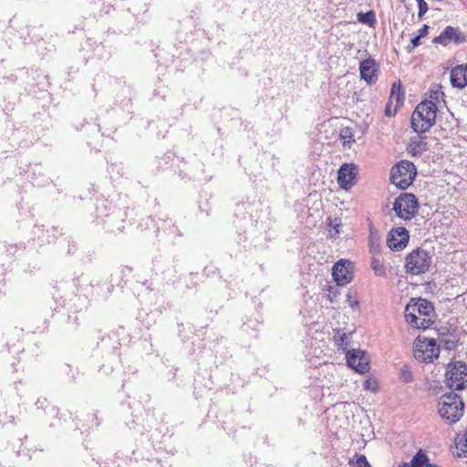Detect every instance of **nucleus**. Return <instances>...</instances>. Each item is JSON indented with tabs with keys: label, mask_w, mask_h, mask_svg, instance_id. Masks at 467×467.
<instances>
[{
	"label": "nucleus",
	"mask_w": 467,
	"mask_h": 467,
	"mask_svg": "<svg viewBox=\"0 0 467 467\" xmlns=\"http://www.w3.org/2000/svg\"><path fill=\"white\" fill-rule=\"evenodd\" d=\"M434 307L426 299L419 298L413 306L408 305L404 316L408 324L414 328L427 329L433 323Z\"/></svg>",
	"instance_id": "1"
},
{
	"label": "nucleus",
	"mask_w": 467,
	"mask_h": 467,
	"mask_svg": "<svg viewBox=\"0 0 467 467\" xmlns=\"http://www.w3.org/2000/svg\"><path fill=\"white\" fill-rule=\"evenodd\" d=\"M464 403L456 393H445L438 401V414L448 424L458 422L463 416Z\"/></svg>",
	"instance_id": "2"
},
{
	"label": "nucleus",
	"mask_w": 467,
	"mask_h": 467,
	"mask_svg": "<svg viewBox=\"0 0 467 467\" xmlns=\"http://www.w3.org/2000/svg\"><path fill=\"white\" fill-rule=\"evenodd\" d=\"M437 110V105L433 101H421L416 107L410 118L413 130L417 133L428 131L435 124Z\"/></svg>",
	"instance_id": "3"
},
{
	"label": "nucleus",
	"mask_w": 467,
	"mask_h": 467,
	"mask_svg": "<svg viewBox=\"0 0 467 467\" xmlns=\"http://www.w3.org/2000/svg\"><path fill=\"white\" fill-rule=\"evenodd\" d=\"M97 217L100 218L105 228L112 233H122L125 228L126 211L101 202L97 207Z\"/></svg>",
	"instance_id": "4"
},
{
	"label": "nucleus",
	"mask_w": 467,
	"mask_h": 467,
	"mask_svg": "<svg viewBox=\"0 0 467 467\" xmlns=\"http://www.w3.org/2000/svg\"><path fill=\"white\" fill-rule=\"evenodd\" d=\"M417 171L415 165L409 161H400L390 171V180L401 190L407 189L414 181Z\"/></svg>",
	"instance_id": "5"
},
{
	"label": "nucleus",
	"mask_w": 467,
	"mask_h": 467,
	"mask_svg": "<svg viewBox=\"0 0 467 467\" xmlns=\"http://www.w3.org/2000/svg\"><path fill=\"white\" fill-rule=\"evenodd\" d=\"M432 256L422 248L414 249L406 256V271L411 275L426 273L431 265Z\"/></svg>",
	"instance_id": "6"
},
{
	"label": "nucleus",
	"mask_w": 467,
	"mask_h": 467,
	"mask_svg": "<svg viewBox=\"0 0 467 467\" xmlns=\"http://www.w3.org/2000/svg\"><path fill=\"white\" fill-rule=\"evenodd\" d=\"M446 383L451 389L461 390L467 387V364L451 361L446 368Z\"/></svg>",
	"instance_id": "7"
},
{
	"label": "nucleus",
	"mask_w": 467,
	"mask_h": 467,
	"mask_svg": "<svg viewBox=\"0 0 467 467\" xmlns=\"http://www.w3.org/2000/svg\"><path fill=\"white\" fill-rule=\"evenodd\" d=\"M419 210V202L412 193H400L393 202V211L396 215L403 220L409 221L416 216Z\"/></svg>",
	"instance_id": "8"
},
{
	"label": "nucleus",
	"mask_w": 467,
	"mask_h": 467,
	"mask_svg": "<svg viewBox=\"0 0 467 467\" xmlns=\"http://www.w3.org/2000/svg\"><path fill=\"white\" fill-rule=\"evenodd\" d=\"M440 348L433 338L418 337L414 342V357L416 359L429 363L438 358Z\"/></svg>",
	"instance_id": "9"
},
{
	"label": "nucleus",
	"mask_w": 467,
	"mask_h": 467,
	"mask_svg": "<svg viewBox=\"0 0 467 467\" xmlns=\"http://www.w3.org/2000/svg\"><path fill=\"white\" fill-rule=\"evenodd\" d=\"M467 36L458 27L446 26L439 36L433 38L434 44L448 46L451 43L459 45L464 43Z\"/></svg>",
	"instance_id": "10"
},
{
	"label": "nucleus",
	"mask_w": 467,
	"mask_h": 467,
	"mask_svg": "<svg viewBox=\"0 0 467 467\" xmlns=\"http://www.w3.org/2000/svg\"><path fill=\"white\" fill-rule=\"evenodd\" d=\"M358 167L354 163H344L337 171V183L341 189L349 190L355 184Z\"/></svg>",
	"instance_id": "11"
},
{
	"label": "nucleus",
	"mask_w": 467,
	"mask_h": 467,
	"mask_svg": "<svg viewBox=\"0 0 467 467\" xmlns=\"http://www.w3.org/2000/svg\"><path fill=\"white\" fill-rule=\"evenodd\" d=\"M409 232L404 227L392 229L387 238V244L392 251H400L404 249L409 242Z\"/></svg>",
	"instance_id": "12"
},
{
	"label": "nucleus",
	"mask_w": 467,
	"mask_h": 467,
	"mask_svg": "<svg viewBox=\"0 0 467 467\" xmlns=\"http://www.w3.org/2000/svg\"><path fill=\"white\" fill-rule=\"evenodd\" d=\"M348 366L359 373H365L369 368L368 359L366 353L361 350L353 349L347 354Z\"/></svg>",
	"instance_id": "13"
},
{
	"label": "nucleus",
	"mask_w": 467,
	"mask_h": 467,
	"mask_svg": "<svg viewBox=\"0 0 467 467\" xmlns=\"http://www.w3.org/2000/svg\"><path fill=\"white\" fill-rule=\"evenodd\" d=\"M378 65L374 58L368 57L362 60L359 64V73L361 79L368 84H372L377 80Z\"/></svg>",
	"instance_id": "14"
},
{
	"label": "nucleus",
	"mask_w": 467,
	"mask_h": 467,
	"mask_svg": "<svg viewBox=\"0 0 467 467\" xmlns=\"http://www.w3.org/2000/svg\"><path fill=\"white\" fill-rule=\"evenodd\" d=\"M332 275L337 285H347L350 283L353 278L352 273L348 270L346 263L341 260L333 266Z\"/></svg>",
	"instance_id": "15"
},
{
	"label": "nucleus",
	"mask_w": 467,
	"mask_h": 467,
	"mask_svg": "<svg viewBox=\"0 0 467 467\" xmlns=\"http://www.w3.org/2000/svg\"><path fill=\"white\" fill-rule=\"evenodd\" d=\"M450 79L453 88L462 89L467 87V63L452 67L450 73Z\"/></svg>",
	"instance_id": "16"
},
{
	"label": "nucleus",
	"mask_w": 467,
	"mask_h": 467,
	"mask_svg": "<svg viewBox=\"0 0 467 467\" xmlns=\"http://www.w3.org/2000/svg\"><path fill=\"white\" fill-rule=\"evenodd\" d=\"M368 248L369 253L372 255H380L381 253V239L377 231L370 229V233L368 235Z\"/></svg>",
	"instance_id": "17"
},
{
	"label": "nucleus",
	"mask_w": 467,
	"mask_h": 467,
	"mask_svg": "<svg viewBox=\"0 0 467 467\" xmlns=\"http://www.w3.org/2000/svg\"><path fill=\"white\" fill-rule=\"evenodd\" d=\"M431 464L427 453L422 449L415 453L410 462V467H429Z\"/></svg>",
	"instance_id": "18"
},
{
	"label": "nucleus",
	"mask_w": 467,
	"mask_h": 467,
	"mask_svg": "<svg viewBox=\"0 0 467 467\" xmlns=\"http://www.w3.org/2000/svg\"><path fill=\"white\" fill-rule=\"evenodd\" d=\"M427 150V142L423 138L418 136L411 140L409 150L413 156L420 155Z\"/></svg>",
	"instance_id": "19"
},
{
	"label": "nucleus",
	"mask_w": 467,
	"mask_h": 467,
	"mask_svg": "<svg viewBox=\"0 0 467 467\" xmlns=\"http://www.w3.org/2000/svg\"><path fill=\"white\" fill-rule=\"evenodd\" d=\"M370 266L376 275L381 277L387 276V270L380 255H372Z\"/></svg>",
	"instance_id": "20"
},
{
	"label": "nucleus",
	"mask_w": 467,
	"mask_h": 467,
	"mask_svg": "<svg viewBox=\"0 0 467 467\" xmlns=\"http://www.w3.org/2000/svg\"><path fill=\"white\" fill-rule=\"evenodd\" d=\"M357 17H358V21L359 23H362V24H365V25H368V26H373L376 22V16H375V13L373 11H368L366 13H358L357 15Z\"/></svg>",
	"instance_id": "21"
},
{
	"label": "nucleus",
	"mask_w": 467,
	"mask_h": 467,
	"mask_svg": "<svg viewBox=\"0 0 467 467\" xmlns=\"http://www.w3.org/2000/svg\"><path fill=\"white\" fill-rule=\"evenodd\" d=\"M399 377L405 383H410L414 380V377L410 370V368L407 364L403 365L400 368Z\"/></svg>",
	"instance_id": "22"
},
{
	"label": "nucleus",
	"mask_w": 467,
	"mask_h": 467,
	"mask_svg": "<svg viewBox=\"0 0 467 467\" xmlns=\"http://www.w3.org/2000/svg\"><path fill=\"white\" fill-rule=\"evenodd\" d=\"M391 99H396L397 104L402 103L403 95L400 92V84L393 83L391 87Z\"/></svg>",
	"instance_id": "23"
},
{
	"label": "nucleus",
	"mask_w": 467,
	"mask_h": 467,
	"mask_svg": "<svg viewBox=\"0 0 467 467\" xmlns=\"http://www.w3.org/2000/svg\"><path fill=\"white\" fill-rule=\"evenodd\" d=\"M351 467H371L365 455H358L356 461H350Z\"/></svg>",
	"instance_id": "24"
},
{
	"label": "nucleus",
	"mask_w": 467,
	"mask_h": 467,
	"mask_svg": "<svg viewBox=\"0 0 467 467\" xmlns=\"http://www.w3.org/2000/svg\"><path fill=\"white\" fill-rule=\"evenodd\" d=\"M352 137L353 133L348 128L342 130L340 132V138L344 140V144L353 142L354 140H352Z\"/></svg>",
	"instance_id": "25"
},
{
	"label": "nucleus",
	"mask_w": 467,
	"mask_h": 467,
	"mask_svg": "<svg viewBox=\"0 0 467 467\" xmlns=\"http://www.w3.org/2000/svg\"><path fill=\"white\" fill-rule=\"evenodd\" d=\"M326 291L327 292V297L330 302H334L337 300L338 296L337 286L328 285Z\"/></svg>",
	"instance_id": "26"
},
{
	"label": "nucleus",
	"mask_w": 467,
	"mask_h": 467,
	"mask_svg": "<svg viewBox=\"0 0 467 467\" xmlns=\"http://www.w3.org/2000/svg\"><path fill=\"white\" fill-rule=\"evenodd\" d=\"M418 3L419 13L418 16L421 18L428 11V4L424 0H416Z\"/></svg>",
	"instance_id": "27"
},
{
	"label": "nucleus",
	"mask_w": 467,
	"mask_h": 467,
	"mask_svg": "<svg viewBox=\"0 0 467 467\" xmlns=\"http://www.w3.org/2000/svg\"><path fill=\"white\" fill-rule=\"evenodd\" d=\"M335 341L337 346H344L348 344V337L347 334L338 335V337H335Z\"/></svg>",
	"instance_id": "28"
},
{
	"label": "nucleus",
	"mask_w": 467,
	"mask_h": 467,
	"mask_svg": "<svg viewBox=\"0 0 467 467\" xmlns=\"http://www.w3.org/2000/svg\"><path fill=\"white\" fill-rule=\"evenodd\" d=\"M5 248H6V253L9 254H15L16 252L18 250V249H21L22 248V245L20 244L19 246L16 244H6L5 245Z\"/></svg>",
	"instance_id": "29"
},
{
	"label": "nucleus",
	"mask_w": 467,
	"mask_h": 467,
	"mask_svg": "<svg viewBox=\"0 0 467 467\" xmlns=\"http://www.w3.org/2000/svg\"><path fill=\"white\" fill-rule=\"evenodd\" d=\"M364 386V389H369L373 392H375L377 390V383L376 381H370V380H366L363 384Z\"/></svg>",
	"instance_id": "30"
},
{
	"label": "nucleus",
	"mask_w": 467,
	"mask_h": 467,
	"mask_svg": "<svg viewBox=\"0 0 467 467\" xmlns=\"http://www.w3.org/2000/svg\"><path fill=\"white\" fill-rule=\"evenodd\" d=\"M334 222L335 223H333L332 222H330L329 223V225L333 227V229L335 230V233L331 234L332 237H335L339 234V227L341 225L340 221H338L337 219H335Z\"/></svg>",
	"instance_id": "31"
},
{
	"label": "nucleus",
	"mask_w": 467,
	"mask_h": 467,
	"mask_svg": "<svg viewBox=\"0 0 467 467\" xmlns=\"http://www.w3.org/2000/svg\"><path fill=\"white\" fill-rule=\"evenodd\" d=\"M429 30V26L427 25H423L419 30L417 36L422 38L427 36Z\"/></svg>",
	"instance_id": "32"
},
{
	"label": "nucleus",
	"mask_w": 467,
	"mask_h": 467,
	"mask_svg": "<svg viewBox=\"0 0 467 467\" xmlns=\"http://www.w3.org/2000/svg\"><path fill=\"white\" fill-rule=\"evenodd\" d=\"M444 348L451 350L456 347L454 340H443Z\"/></svg>",
	"instance_id": "33"
},
{
	"label": "nucleus",
	"mask_w": 467,
	"mask_h": 467,
	"mask_svg": "<svg viewBox=\"0 0 467 467\" xmlns=\"http://www.w3.org/2000/svg\"><path fill=\"white\" fill-rule=\"evenodd\" d=\"M420 37L419 36H414L412 39H411V45H412V48H416L417 47H419L420 45Z\"/></svg>",
	"instance_id": "34"
},
{
	"label": "nucleus",
	"mask_w": 467,
	"mask_h": 467,
	"mask_svg": "<svg viewBox=\"0 0 467 467\" xmlns=\"http://www.w3.org/2000/svg\"><path fill=\"white\" fill-rule=\"evenodd\" d=\"M46 403H47V400L45 399L44 400L38 399L36 402V406L37 407V409H45Z\"/></svg>",
	"instance_id": "35"
},
{
	"label": "nucleus",
	"mask_w": 467,
	"mask_h": 467,
	"mask_svg": "<svg viewBox=\"0 0 467 467\" xmlns=\"http://www.w3.org/2000/svg\"><path fill=\"white\" fill-rule=\"evenodd\" d=\"M440 91L439 90H435V91H432L431 92V99H439V95H440Z\"/></svg>",
	"instance_id": "36"
},
{
	"label": "nucleus",
	"mask_w": 467,
	"mask_h": 467,
	"mask_svg": "<svg viewBox=\"0 0 467 467\" xmlns=\"http://www.w3.org/2000/svg\"><path fill=\"white\" fill-rule=\"evenodd\" d=\"M385 114H386V116H389V117H390V116L392 115V112H391V110H390V105H389V104H388V105L386 106V109H385Z\"/></svg>",
	"instance_id": "37"
},
{
	"label": "nucleus",
	"mask_w": 467,
	"mask_h": 467,
	"mask_svg": "<svg viewBox=\"0 0 467 467\" xmlns=\"http://www.w3.org/2000/svg\"><path fill=\"white\" fill-rule=\"evenodd\" d=\"M398 467H410V465L408 462H403L402 464L399 465Z\"/></svg>",
	"instance_id": "38"
},
{
	"label": "nucleus",
	"mask_w": 467,
	"mask_h": 467,
	"mask_svg": "<svg viewBox=\"0 0 467 467\" xmlns=\"http://www.w3.org/2000/svg\"><path fill=\"white\" fill-rule=\"evenodd\" d=\"M9 78L13 82L16 80V77H15L14 75H11Z\"/></svg>",
	"instance_id": "39"
},
{
	"label": "nucleus",
	"mask_w": 467,
	"mask_h": 467,
	"mask_svg": "<svg viewBox=\"0 0 467 467\" xmlns=\"http://www.w3.org/2000/svg\"><path fill=\"white\" fill-rule=\"evenodd\" d=\"M125 269L129 272H131L132 271V268L131 267H129V266H125Z\"/></svg>",
	"instance_id": "40"
},
{
	"label": "nucleus",
	"mask_w": 467,
	"mask_h": 467,
	"mask_svg": "<svg viewBox=\"0 0 467 467\" xmlns=\"http://www.w3.org/2000/svg\"><path fill=\"white\" fill-rule=\"evenodd\" d=\"M429 467H441V466H439V465H437V464L432 463L431 465H429Z\"/></svg>",
	"instance_id": "41"
},
{
	"label": "nucleus",
	"mask_w": 467,
	"mask_h": 467,
	"mask_svg": "<svg viewBox=\"0 0 467 467\" xmlns=\"http://www.w3.org/2000/svg\"><path fill=\"white\" fill-rule=\"evenodd\" d=\"M400 2H404L405 0H400Z\"/></svg>",
	"instance_id": "42"
}]
</instances>
